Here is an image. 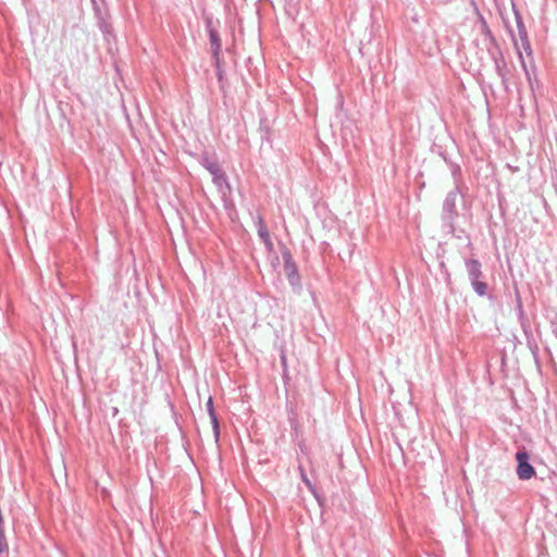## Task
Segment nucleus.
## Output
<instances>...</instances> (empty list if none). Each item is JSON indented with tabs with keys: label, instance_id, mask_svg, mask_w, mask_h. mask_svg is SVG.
I'll return each mask as SVG.
<instances>
[{
	"label": "nucleus",
	"instance_id": "nucleus-1",
	"mask_svg": "<svg viewBox=\"0 0 557 557\" xmlns=\"http://www.w3.org/2000/svg\"><path fill=\"white\" fill-rule=\"evenodd\" d=\"M465 267L474 293L480 297L486 296L488 293V285L484 281L485 275L482 271L481 262L478 259L469 258L465 260Z\"/></svg>",
	"mask_w": 557,
	"mask_h": 557
},
{
	"label": "nucleus",
	"instance_id": "nucleus-2",
	"mask_svg": "<svg viewBox=\"0 0 557 557\" xmlns=\"http://www.w3.org/2000/svg\"><path fill=\"white\" fill-rule=\"evenodd\" d=\"M460 194L459 185L456 183V186L453 190H450L443 202L442 209V222L443 226L447 230L448 233L453 234L455 232V222L458 218V211L456 208V202L458 195Z\"/></svg>",
	"mask_w": 557,
	"mask_h": 557
},
{
	"label": "nucleus",
	"instance_id": "nucleus-3",
	"mask_svg": "<svg viewBox=\"0 0 557 557\" xmlns=\"http://www.w3.org/2000/svg\"><path fill=\"white\" fill-rule=\"evenodd\" d=\"M281 253L284 262L283 268L285 276L294 288L299 289L301 287L300 275L290 250L285 245H283L281 248Z\"/></svg>",
	"mask_w": 557,
	"mask_h": 557
},
{
	"label": "nucleus",
	"instance_id": "nucleus-4",
	"mask_svg": "<svg viewBox=\"0 0 557 557\" xmlns=\"http://www.w3.org/2000/svg\"><path fill=\"white\" fill-rule=\"evenodd\" d=\"M200 164L212 175V182L220 190L223 188L230 189L227 176L218 162L210 160L207 156H203Z\"/></svg>",
	"mask_w": 557,
	"mask_h": 557
},
{
	"label": "nucleus",
	"instance_id": "nucleus-5",
	"mask_svg": "<svg viewBox=\"0 0 557 557\" xmlns=\"http://www.w3.org/2000/svg\"><path fill=\"white\" fill-rule=\"evenodd\" d=\"M516 460L518 462L516 472L520 480H530L535 475V469L530 463V455L525 448H521L516 453Z\"/></svg>",
	"mask_w": 557,
	"mask_h": 557
},
{
	"label": "nucleus",
	"instance_id": "nucleus-6",
	"mask_svg": "<svg viewBox=\"0 0 557 557\" xmlns=\"http://www.w3.org/2000/svg\"><path fill=\"white\" fill-rule=\"evenodd\" d=\"M91 1L94 3V9H95V12L97 15V25H98L99 29L102 32L106 40L109 41L110 37H114L113 27L107 16V14H102L96 0H91Z\"/></svg>",
	"mask_w": 557,
	"mask_h": 557
},
{
	"label": "nucleus",
	"instance_id": "nucleus-7",
	"mask_svg": "<svg viewBox=\"0 0 557 557\" xmlns=\"http://www.w3.org/2000/svg\"><path fill=\"white\" fill-rule=\"evenodd\" d=\"M516 22H517L518 36H519L522 49L529 57H532V48H531V44L529 41L525 25L522 21V17L517 12H516Z\"/></svg>",
	"mask_w": 557,
	"mask_h": 557
},
{
	"label": "nucleus",
	"instance_id": "nucleus-8",
	"mask_svg": "<svg viewBox=\"0 0 557 557\" xmlns=\"http://www.w3.org/2000/svg\"><path fill=\"white\" fill-rule=\"evenodd\" d=\"M487 51L491 55V58L494 61L495 70L497 75L502 78L503 83L506 82V62L502 55V52L497 49H491V47H487Z\"/></svg>",
	"mask_w": 557,
	"mask_h": 557
},
{
	"label": "nucleus",
	"instance_id": "nucleus-9",
	"mask_svg": "<svg viewBox=\"0 0 557 557\" xmlns=\"http://www.w3.org/2000/svg\"><path fill=\"white\" fill-rule=\"evenodd\" d=\"M480 22H481L480 30H481V34L483 35V41H484L486 48L491 47V49H497L498 48L497 41H496L492 30L490 29L486 21L481 16Z\"/></svg>",
	"mask_w": 557,
	"mask_h": 557
},
{
	"label": "nucleus",
	"instance_id": "nucleus-10",
	"mask_svg": "<svg viewBox=\"0 0 557 557\" xmlns=\"http://www.w3.org/2000/svg\"><path fill=\"white\" fill-rule=\"evenodd\" d=\"M209 39H210V46H211V50H212V59L218 60L220 58L221 49H222L221 39H220L218 30L210 28L209 29Z\"/></svg>",
	"mask_w": 557,
	"mask_h": 557
},
{
	"label": "nucleus",
	"instance_id": "nucleus-11",
	"mask_svg": "<svg viewBox=\"0 0 557 557\" xmlns=\"http://www.w3.org/2000/svg\"><path fill=\"white\" fill-rule=\"evenodd\" d=\"M257 226H258V235L262 242L271 237L269 230L265 226L264 221L261 216H258Z\"/></svg>",
	"mask_w": 557,
	"mask_h": 557
},
{
	"label": "nucleus",
	"instance_id": "nucleus-12",
	"mask_svg": "<svg viewBox=\"0 0 557 557\" xmlns=\"http://www.w3.org/2000/svg\"><path fill=\"white\" fill-rule=\"evenodd\" d=\"M214 67H215V72H216V78L220 83V88L222 90H224V70L222 67L221 58H219L218 60H214Z\"/></svg>",
	"mask_w": 557,
	"mask_h": 557
},
{
	"label": "nucleus",
	"instance_id": "nucleus-13",
	"mask_svg": "<svg viewBox=\"0 0 557 557\" xmlns=\"http://www.w3.org/2000/svg\"><path fill=\"white\" fill-rule=\"evenodd\" d=\"M298 471H299V475H300V479L301 481L304 482V484L308 487V490L310 492H312L313 494H315V491H314V485L312 484V482L309 480L308 475L306 474V471L304 469V467L301 465L298 466Z\"/></svg>",
	"mask_w": 557,
	"mask_h": 557
},
{
	"label": "nucleus",
	"instance_id": "nucleus-14",
	"mask_svg": "<svg viewBox=\"0 0 557 557\" xmlns=\"http://www.w3.org/2000/svg\"><path fill=\"white\" fill-rule=\"evenodd\" d=\"M9 550V545L4 535V527H0V555Z\"/></svg>",
	"mask_w": 557,
	"mask_h": 557
},
{
	"label": "nucleus",
	"instance_id": "nucleus-15",
	"mask_svg": "<svg viewBox=\"0 0 557 557\" xmlns=\"http://www.w3.org/2000/svg\"><path fill=\"white\" fill-rule=\"evenodd\" d=\"M210 420H211V424H212V429H213L215 441H218L219 436H220V424H219V420H218L216 413L210 416Z\"/></svg>",
	"mask_w": 557,
	"mask_h": 557
},
{
	"label": "nucleus",
	"instance_id": "nucleus-16",
	"mask_svg": "<svg viewBox=\"0 0 557 557\" xmlns=\"http://www.w3.org/2000/svg\"><path fill=\"white\" fill-rule=\"evenodd\" d=\"M513 44H515V47L517 49V53H518V57L520 59V62H521V66L523 69V71L525 72L527 76L529 75V71H528V67H527V64H525V61L523 60V57H522V52L520 51L519 47H518V44L516 40H513Z\"/></svg>",
	"mask_w": 557,
	"mask_h": 557
},
{
	"label": "nucleus",
	"instance_id": "nucleus-17",
	"mask_svg": "<svg viewBox=\"0 0 557 557\" xmlns=\"http://www.w3.org/2000/svg\"><path fill=\"white\" fill-rule=\"evenodd\" d=\"M516 297H517L518 313H519V317H522L524 312H523V306H522L521 297H520V294H519L518 290L516 292Z\"/></svg>",
	"mask_w": 557,
	"mask_h": 557
},
{
	"label": "nucleus",
	"instance_id": "nucleus-18",
	"mask_svg": "<svg viewBox=\"0 0 557 557\" xmlns=\"http://www.w3.org/2000/svg\"><path fill=\"white\" fill-rule=\"evenodd\" d=\"M206 408H207L209 417L212 416V414H215V410H214V407H213V400H212L211 397H209V399H208V401L206 404Z\"/></svg>",
	"mask_w": 557,
	"mask_h": 557
},
{
	"label": "nucleus",
	"instance_id": "nucleus-19",
	"mask_svg": "<svg viewBox=\"0 0 557 557\" xmlns=\"http://www.w3.org/2000/svg\"><path fill=\"white\" fill-rule=\"evenodd\" d=\"M262 243L264 244L265 249L268 251H272L274 249V245H273V242H272L271 237L265 239V240H263Z\"/></svg>",
	"mask_w": 557,
	"mask_h": 557
},
{
	"label": "nucleus",
	"instance_id": "nucleus-20",
	"mask_svg": "<svg viewBox=\"0 0 557 557\" xmlns=\"http://www.w3.org/2000/svg\"><path fill=\"white\" fill-rule=\"evenodd\" d=\"M460 174V169L459 166H456L454 170H453V175L455 177V180L457 181V177L459 176Z\"/></svg>",
	"mask_w": 557,
	"mask_h": 557
}]
</instances>
